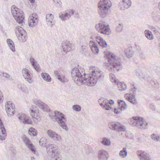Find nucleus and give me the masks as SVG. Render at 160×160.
<instances>
[{
	"instance_id": "nucleus-51",
	"label": "nucleus",
	"mask_w": 160,
	"mask_h": 160,
	"mask_svg": "<svg viewBox=\"0 0 160 160\" xmlns=\"http://www.w3.org/2000/svg\"><path fill=\"white\" fill-rule=\"evenodd\" d=\"M53 3L57 7H59L61 5V2L59 0H52Z\"/></svg>"
},
{
	"instance_id": "nucleus-48",
	"label": "nucleus",
	"mask_w": 160,
	"mask_h": 160,
	"mask_svg": "<svg viewBox=\"0 0 160 160\" xmlns=\"http://www.w3.org/2000/svg\"><path fill=\"white\" fill-rule=\"evenodd\" d=\"M109 77L112 82H114L115 83L117 82V81L115 79V76L112 73H110L109 74Z\"/></svg>"
},
{
	"instance_id": "nucleus-42",
	"label": "nucleus",
	"mask_w": 160,
	"mask_h": 160,
	"mask_svg": "<svg viewBox=\"0 0 160 160\" xmlns=\"http://www.w3.org/2000/svg\"><path fill=\"white\" fill-rule=\"evenodd\" d=\"M151 138L154 141L158 142L159 140L160 137L157 134L153 133L151 135Z\"/></svg>"
},
{
	"instance_id": "nucleus-39",
	"label": "nucleus",
	"mask_w": 160,
	"mask_h": 160,
	"mask_svg": "<svg viewBox=\"0 0 160 160\" xmlns=\"http://www.w3.org/2000/svg\"><path fill=\"white\" fill-rule=\"evenodd\" d=\"M149 79L150 80V81L149 82V80H148V82H149L152 86H154L157 88L159 87V84L156 80H153L151 78H150Z\"/></svg>"
},
{
	"instance_id": "nucleus-9",
	"label": "nucleus",
	"mask_w": 160,
	"mask_h": 160,
	"mask_svg": "<svg viewBox=\"0 0 160 160\" xmlns=\"http://www.w3.org/2000/svg\"><path fill=\"white\" fill-rule=\"evenodd\" d=\"M65 73V72L63 70L59 71H55L54 72V74L57 78L63 83H66L68 81L67 75Z\"/></svg>"
},
{
	"instance_id": "nucleus-10",
	"label": "nucleus",
	"mask_w": 160,
	"mask_h": 160,
	"mask_svg": "<svg viewBox=\"0 0 160 160\" xmlns=\"http://www.w3.org/2000/svg\"><path fill=\"white\" fill-rule=\"evenodd\" d=\"M5 110L8 116H13L15 112L14 104L11 101H8L5 105Z\"/></svg>"
},
{
	"instance_id": "nucleus-20",
	"label": "nucleus",
	"mask_w": 160,
	"mask_h": 160,
	"mask_svg": "<svg viewBox=\"0 0 160 160\" xmlns=\"http://www.w3.org/2000/svg\"><path fill=\"white\" fill-rule=\"evenodd\" d=\"M47 133L50 138H52L54 140L59 141H61L62 140L60 136L51 130H48Z\"/></svg>"
},
{
	"instance_id": "nucleus-13",
	"label": "nucleus",
	"mask_w": 160,
	"mask_h": 160,
	"mask_svg": "<svg viewBox=\"0 0 160 160\" xmlns=\"http://www.w3.org/2000/svg\"><path fill=\"white\" fill-rule=\"evenodd\" d=\"M38 16L37 14L33 13L31 14L28 19L29 26L32 27H35L38 24Z\"/></svg>"
},
{
	"instance_id": "nucleus-57",
	"label": "nucleus",
	"mask_w": 160,
	"mask_h": 160,
	"mask_svg": "<svg viewBox=\"0 0 160 160\" xmlns=\"http://www.w3.org/2000/svg\"><path fill=\"white\" fill-rule=\"evenodd\" d=\"M4 98L2 95V93L0 90V103H1L3 102Z\"/></svg>"
},
{
	"instance_id": "nucleus-40",
	"label": "nucleus",
	"mask_w": 160,
	"mask_h": 160,
	"mask_svg": "<svg viewBox=\"0 0 160 160\" xmlns=\"http://www.w3.org/2000/svg\"><path fill=\"white\" fill-rule=\"evenodd\" d=\"M152 17L157 21H158L160 19V15L157 12H153L152 13Z\"/></svg>"
},
{
	"instance_id": "nucleus-37",
	"label": "nucleus",
	"mask_w": 160,
	"mask_h": 160,
	"mask_svg": "<svg viewBox=\"0 0 160 160\" xmlns=\"http://www.w3.org/2000/svg\"><path fill=\"white\" fill-rule=\"evenodd\" d=\"M119 155L122 158H124L127 155L126 148H122V149L120 151Z\"/></svg>"
},
{
	"instance_id": "nucleus-32",
	"label": "nucleus",
	"mask_w": 160,
	"mask_h": 160,
	"mask_svg": "<svg viewBox=\"0 0 160 160\" xmlns=\"http://www.w3.org/2000/svg\"><path fill=\"white\" fill-rule=\"evenodd\" d=\"M18 88L23 92L26 93H28V88L25 85L23 84H19L18 86Z\"/></svg>"
},
{
	"instance_id": "nucleus-12",
	"label": "nucleus",
	"mask_w": 160,
	"mask_h": 160,
	"mask_svg": "<svg viewBox=\"0 0 160 160\" xmlns=\"http://www.w3.org/2000/svg\"><path fill=\"white\" fill-rule=\"evenodd\" d=\"M58 147L54 144H49L47 145L46 151L51 157H53L57 153Z\"/></svg>"
},
{
	"instance_id": "nucleus-19",
	"label": "nucleus",
	"mask_w": 160,
	"mask_h": 160,
	"mask_svg": "<svg viewBox=\"0 0 160 160\" xmlns=\"http://www.w3.org/2000/svg\"><path fill=\"white\" fill-rule=\"evenodd\" d=\"M137 154L140 160H151L150 155L144 151H138Z\"/></svg>"
},
{
	"instance_id": "nucleus-52",
	"label": "nucleus",
	"mask_w": 160,
	"mask_h": 160,
	"mask_svg": "<svg viewBox=\"0 0 160 160\" xmlns=\"http://www.w3.org/2000/svg\"><path fill=\"white\" fill-rule=\"evenodd\" d=\"M33 67L37 72H40L41 71V69L39 67V64H38Z\"/></svg>"
},
{
	"instance_id": "nucleus-22",
	"label": "nucleus",
	"mask_w": 160,
	"mask_h": 160,
	"mask_svg": "<svg viewBox=\"0 0 160 160\" xmlns=\"http://www.w3.org/2000/svg\"><path fill=\"white\" fill-rule=\"evenodd\" d=\"M47 24L49 26H52L54 25L55 22L53 20L54 16L52 14H48L46 17Z\"/></svg>"
},
{
	"instance_id": "nucleus-7",
	"label": "nucleus",
	"mask_w": 160,
	"mask_h": 160,
	"mask_svg": "<svg viewBox=\"0 0 160 160\" xmlns=\"http://www.w3.org/2000/svg\"><path fill=\"white\" fill-rule=\"evenodd\" d=\"M15 29V30H17L18 32V35L17 32L16 33V35L18 36V40L21 42H25L27 39L26 31L20 26H16Z\"/></svg>"
},
{
	"instance_id": "nucleus-47",
	"label": "nucleus",
	"mask_w": 160,
	"mask_h": 160,
	"mask_svg": "<svg viewBox=\"0 0 160 160\" xmlns=\"http://www.w3.org/2000/svg\"><path fill=\"white\" fill-rule=\"evenodd\" d=\"M107 45L106 42L101 37V47L102 48H105Z\"/></svg>"
},
{
	"instance_id": "nucleus-49",
	"label": "nucleus",
	"mask_w": 160,
	"mask_h": 160,
	"mask_svg": "<svg viewBox=\"0 0 160 160\" xmlns=\"http://www.w3.org/2000/svg\"><path fill=\"white\" fill-rule=\"evenodd\" d=\"M30 61L31 62L32 65V66H34L35 65L38 64L37 62L33 58H30Z\"/></svg>"
},
{
	"instance_id": "nucleus-55",
	"label": "nucleus",
	"mask_w": 160,
	"mask_h": 160,
	"mask_svg": "<svg viewBox=\"0 0 160 160\" xmlns=\"http://www.w3.org/2000/svg\"><path fill=\"white\" fill-rule=\"evenodd\" d=\"M121 111L120 109L118 108H114V112L115 114H119Z\"/></svg>"
},
{
	"instance_id": "nucleus-23",
	"label": "nucleus",
	"mask_w": 160,
	"mask_h": 160,
	"mask_svg": "<svg viewBox=\"0 0 160 160\" xmlns=\"http://www.w3.org/2000/svg\"><path fill=\"white\" fill-rule=\"evenodd\" d=\"M89 44L92 52L94 54H97L98 53L99 50L97 44L94 42L91 41L89 42Z\"/></svg>"
},
{
	"instance_id": "nucleus-21",
	"label": "nucleus",
	"mask_w": 160,
	"mask_h": 160,
	"mask_svg": "<svg viewBox=\"0 0 160 160\" xmlns=\"http://www.w3.org/2000/svg\"><path fill=\"white\" fill-rule=\"evenodd\" d=\"M0 139L1 140H3L5 139L6 136V131L4 127L3 122L0 118Z\"/></svg>"
},
{
	"instance_id": "nucleus-25",
	"label": "nucleus",
	"mask_w": 160,
	"mask_h": 160,
	"mask_svg": "<svg viewBox=\"0 0 160 160\" xmlns=\"http://www.w3.org/2000/svg\"><path fill=\"white\" fill-rule=\"evenodd\" d=\"M7 42L8 45L12 51L13 52H15V49L14 43L10 39H8L7 40Z\"/></svg>"
},
{
	"instance_id": "nucleus-26",
	"label": "nucleus",
	"mask_w": 160,
	"mask_h": 160,
	"mask_svg": "<svg viewBox=\"0 0 160 160\" xmlns=\"http://www.w3.org/2000/svg\"><path fill=\"white\" fill-rule=\"evenodd\" d=\"M125 53L126 57L128 58L132 57L134 53L132 48H128L125 51Z\"/></svg>"
},
{
	"instance_id": "nucleus-15",
	"label": "nucleus",
	"mask_w": 160,
	"mask_h": 160,
	"mask_svg": "<svg viewBox=\"0 0 160 160\" xmlns=\"http://www.w3.org/2000/svg\"><path fill=\"white\" fill-rule=\"evenodd\" d=\"M17 117L19 121L24 124H31L32 121L25 114L20 113L18 114Z\"/></svg>"
},
{
	"instance_id": "nucleus-33",
	"label": "nucleus",
	"mask_w": 160,
	"mask_h": 160,
	"mask_svg": "<svg viewBox=\"0 0 160 160\" xmlns=\"http://www.w3.org/2000/svg\"><path fill=\"white\" fill-rule=\"evenodd\" d=\"M117 84L119 90L120 91L124 90L126 89V85L124 82H117Z\"/></svg>"
},
{
	"instance_id": "nucleus-45",
	"label": "nucleus",
	"mask_w": 160,
	"mask_h": 160,
	"mask_svg": "<svg viewBox=\"0 0 160 160\" xmlns=\"http://www.w3.org/2000/svg\"><path fill=\"white\" fill-rule=\"evenodd\" d=\"M73 109L76 112H79L81 109V107L78 105H75L72 106Z\"/></svg>"
},
{
	"instance_id": "nucleus-16",
	"label": "nucleus",
	"mask_w": 160,
	"mask_h": 160,
	"mask_svg": "<svg viewBox=\"0 0 160 160\" xmlns=\"http://www.w3.org/2000/svg\"><path fill=\"white\" fill-rule=\"evenodd\" d=\"M108 26V24L106 22L101 20V33L106 35L110 34V29Z\"/></svg>"
},
{
	"instance_id": "nucleus-46",
	"label": "nucleus",
	"mask_w": 160,
	"mask_h": 160,
	"mask_svg": "<svg viewBox=\"0 0 160 160\" xmlns=\"http://www.w3.org/2000/svg\"><path fill=\"white\" fill-rule=\"evenodd\" d=\"M123 25L122 23H119L116 27V31L118 32L122 31L123 29Z\"/></svg>"
},
{
	"instance_id": "nucleus-31",
	"label": "nucleus",
	"mask_w": 160,
	"mask_h": 160,
	"mask_svg": "<svg viewBox=\"0 0 160 160\" xmlns=\"http://www.w3.org/2000/svg\"><path fill=\"white\" fill-rule=\"evenodd\" d=\"M126 99L127 100L133 104H136L137 103V100L134 95H129L127 97Z\"/></svg>"
},
{
	"instance_id": "nucleus-14",
	"label": "nucleus",
	"mask_w": 160,
	"mask_h": 160,
	"mask_svg": "<svg viewBox=\"0 0 160 160\" xmlns=\"http://www.w3.org/2000/svg\"><path fill=\"white\" fill-rule=\"evenodd\" d=\"M34 102L35 104L42 111L47 112L50 111V109L48 105L41 100H35L34 101Z\"/></svg>"
},
{
	"instance_id": "nucleus-17",
	"label": "nucleus",
	"mask_w": 160,
	"mask_h": 160,
	"mask_svg": "<svg viewBox=\"0 0 160 160\" xmlns=\"http://www.w3.org/2000/svg\"><path fill=\"white\" fill-rule=\"evenodd\" d=\"M73 45V44L69 42H64L62 44V49L65 53L66 54L72 48Z\"/></svg>"
},
{
	"instance_id": "nucleus-60",
	"label": "nucleus",
	"mask_w": 160,
	"mask_h": 160,
	"mask_svg": "<svg viewBox=\"0 0 160 160\" xmlns=\"http://www.w3.org/2000/svg\"><path fill=\"white\" fill-rule=\"evenodd\" d=\"M31 115L32 116V117H33V115H34V113H36V112H37V111L35 110H33V109H31Z\"/></svg>"
},
{
	"instance_id": "nucleus-54",
	"label": "nucleus",
	"mask_w": 160,
	"mask_h": 160,
	"mask_svg": "<svg viewBox=\"0 0 160 160\" xmlns=\"http://www.w3.org/2000/svg\"><path fill=\"white\" fill-rule=\"evenodd\" d=\"M96 29L99 32H100V23L97 24L95 26Z\"/></svg>"
},
{
	"instance_id": "nucleus-8",
	"label": "nucleus",
	"mask_w": 160,
	"mask_h": 160,
	"mask_svg": "<svg viewBox=\"0 0 160 160\" xmlns=\"http://www.w3.org/2000/svg\"><path fill=\"white\" fill-rule=\"evenodd\" d=\"M109 128L118 132H124L126 130L125 127L118 122H112L108 124Z\"/></svg>"
},
{
	"instance_id": "nucleus-62",
	"label": "nucleus",
	"mask_w": 160,
	"mask_h": 160,
	"mask_svg": "<svg viewBox=\"0 0 160 160\" xmlns=\"http://www.w3.org/2000/svg\"><path fill=\"white\" fill-rule=\"evenodd\" d=\"M152 30H153V32H154L155 33H157L158 32V30L155 28H154V27L152 28Z\"/></svg>"
},
{
	"instance_id": "nucleus-44",
	"label": "nucleus",
	"mask_w": 160,
	"mask_h": 160,
	"mask_svg": "<svg viewBox=\"0 0 160 160\" xmlns=\"http://www.w3.org/2000/svg\"><path fill=\"white\" fill-rule=\"evenodd\" d=\"M100 105L101 107L106 110H109L110 109H112L111 107L107 103L103 104L102 103H101Z\"/></svg>"
},
{
	"instance_id": "nucleus-53",
	"label": "nucleus",
	"mask_w": 160,
	"mask_h": 160,
	"mask_svg": "<svg viewBox=\"0 0 160 160\" xmlns=\"http://www.w3.org/2000/svg\"><path fill=\"white\" fill-rule=\"evenodd\" d=\"M2 76H4V77L6 78H10V75L7 73L3 72L2 73Z\"/></svg>"
},
{
	"instance_id": "nucleus-56",
	"label": "nucleus",
	"mask_w": 160,
	"mask_h": 160,
	"mask_svg": "<svg viewBox=\"0 0 160 160\" xmlns=\"http://www.w3.org/2000/svg\"><path fill=\"white\" fill-rule=\"evenodd\" d=\"M150 108L152 111H155L156 110V107L153 104H151L150 105Z\"/></svg>"
},
{
	"instance_id": "nucleus-38",
	"label": "nucleus",
	"mask_w": 160,
	"mask_h": 160,
	"mask_svg": "<svg viewBox=\"0 0 160 160\" xmlns=\"http://www.w3.org/2000/svg\"><path fill=\"white\" fill-rule=\"evenodd\" d=\"M22 139L23 142L26 146L32 142L30 140L25 136H22Z\"/></svg>"
},
{
	"instance_id": "nucleus-59",
	"label": "nucleus",
	"mask_w": 160,
	"mask_h": 160,
	"mask_svg": "<svg viewBox=\"0 0 160 160\" xmlns=\"http://www.w3.org/2000/svg\"><path fill=\"white\" fill-rule=\"evenodd\" d=\"M135 73L137 76H140L141 73V71L139 70H136Z\"/></svg>"
},
{
	"instance_id": "nucleus-35",
	"label": "nucleus",
	"mask_w": 160,
	"mask_h": 160,
	"mask_svg": "<svg viewBox=\"0 0 160 160\" xmlns=\"http://www.w3.org/2000/svg\"><path fill=\"white\" fill-rule=\"evenodd\" d=\"M101 143L103 145L107 146H110L111 144V142L110 139L107 138H103L102 141L101 142Z\"/></svg>"
},
{
	"instance_id": "nucleus-6",
	"label": "nucleus",
	"mask_w": 160,
	"mask_h": 160,
	"mask_svg": "<svg viewBox=\"0 0 160 160\" xmlns=\"http://www.w3.org/2000/svg\"><path fill=\"white\" fill-rule=\"evenodd\" d=\"M112 6L109 0H101V18H104L107 14L108 10Z\"/></svg>"
},
{
	"instance_id": "nucleus-4",
	"label": "nucleus",
	"mask_w": 160,
	"mask_h": 160,
	"mask_svg": "<svg viewBox=\"0 0 160 160\" xmlns=\"http://www.w3.org/2000/svg\"><path fill=\"white\" fill-rule=\"evenodd\" d=\"M12 14L17 22L21 26L24 24V17L23 13L22 10L14 6H13L11 8Z\"/></svg>"
},
{
	"instance_id": "nucleus-24",
	"label": "nucleus",
	"mask_w": 160,
	"mask_h": 160,
	"mask_svg": "<svg viewBox=\"0 0 160 160\" xmlns=\"http://www.w3.org/2000/svg\"><path fill=\"white\" fill-rule=\"evenodd\" d=\"M122 2L123 3L122 5H123V7H121V9L122 10L129 8L132 4L131 0H122Z\"/></svg>"
},
{
	"instance_id": "nucleus-5",
	"label": "nucleus",
	"mask_w": 160,
	"mask_h": 160,
	"mask_svg": "<svg viewBox=\"0 0 160 160\" xmlns=\"http://www.w3.org/2000/svg\"><path fill=\"white\" fill-rule=\"evenodd\" d=\"M143 118L138 116L133 117L130 120V124L133 126H135L140 129H144L148 125V123L143 121Z\"/></svg>"
},
{
	"instance_id": "nucleus-41",
	"label": "nucleus",
	"mask_w": 160,
	"mask_h": 160,
	"mask_svg": "<svg viewBox=\"0 0 160 160\" xmlns=\"http://www.w3.org/2000/svg\"><path fill=\"white\" fill-rule=\"evenodd\" d=\"M27 147L30 150L34 153H35L36 152V149L34 146L32 142L28 145Z\"/></svg>"
},
{
	"instance_id": "nucleus-3",
	"label": "nucleus",
	"mask_w": 160,
	"mask_h": 160,
	"mask_svg": "<svg viewBox=\"0 0 160 160\" xmlns=\"http://www.w3.org/2000/svg\"><path fill=\"white\" fill-rule=\"evenodd\" d=\"M54 117L56 121L63 129L68 131V128L66 122L67 121L65 115L60 112L55 111L54 112Z\"/></svg>"
},
{
	"instance_id": "nucleus-18",
	"label": "nucleus",
	"mask_w": 160,
	"mask_h": 160,
	"mask_svg": "<svg viewBox=\"0 0 160 160\" xmlns=\"http://www.w3.org/2000/svg\"><path fill=\"white\" fill-rule=\"evenodd\" d=\"M22 73L23 76L26 80L29 83H31L32 82V74L30 71L26 68H24L22 70Z\"/></svg>"
},
{
	"instance_id": "nucleus-30",
	"label": "nucleus",
	"mask_w": 160,
	"mask_h": 160,
	"mask_svg": "<svg viewBox=\"0 0 160 160\" xmlns=\"http://www.w3.org/2000/svg\"><path fill=\"white\" fill-rule=\"evenodd\" d=\"M41 76L43 80L47 82H49L51 81V77L47 73H42L41 74Z\"/></svg>"
},
{
	"instance_id": "nucleus-28",
	"label": "nucleus",
	"mask_w": 160,
	"mask_h": 160,
	"mask_svg": "<svg viewBox=\"0 0 160 160\" xmlns=\"http://www.w3.org/2000/svg\"><path fill=\"white\" fill-rule=\"evenodd\" d=\"M118 103L119 105V109H120V111L123 110L127 108L126 103L122 100H118Z\"/></svg>"
},
{
	"instance_id": "nucleus-36",
	"label": "nucleus",
	"mask_w": 160,
	"mask_h": 160,
	"mask_svg": "<svg viewBox=\"0 0 160 160\" xmlns=\"http://www.w3.org/2000/svg\"><path fill=\"white\" fill-rule=\"evenodd\" d=\"M28 133L30 136H36L37 134V130L33 128H30L28 130Z\"/></svg>"
},
{
	"instance_id": "nucleus-34",
	"label": "nucleus",
	"mask_w": 160,
	"mask_h": 160,
	"mask_svg": "<svg viewBox=\"0 0 160 160\" xmlns=\"http://www.w3.org/2000/svg\"><path fill=\"white\" fill-rule=\"evenodd\" d=\"M146 37L149 39L152 40L153 38V36L152 32L150 31L146 30L144 31Z\"/></svg>"
},
{
	"instance_id": "nucleus-27",
	"label": "nucleus",
	"mask_w": 160,
	"mask_h": 160,
	"mask_svg": "<svg viewBox=\"0 0 160 160\" xmlns=\"http://www.w3.org/2000/svg\"><path fill=\"white\" fill-rule=\"evenodd\" d=\"M101 160H108L109 157L107 152L104 150H101Z\"/></svg>"
},
{
	"instance_id": "nucleus-58",
	"label": "nucleus",
	"mask_w": 160,
	"mask_h": 160,
	"mask_svg": "<svg viewBox=\"0 0 160 160\" xmlns=\"http://www.w3.org/2000/svg\"><path fill=\"white\" fill-rule=\"evenodd\" d=\"M101 81L102 80V81H105V79L104 78V75L103 73L101 71Z\"/></svg>"
},
{
	"instance_id": "nucleus-11",
	"label": "nucleus",
	"mask_w": 160,
	"mask_h": 160,
	"mask_svg": "<svg viewBox=\"0 0 160 160\" xmlns=\"http://www.w3.org/2000/svg\"><path fill=\"white\" fill-rule=\"evenodd\" d=\"M74 13V11L72 9L66 10L64 12L61 13L59 15V18L62 21L68 19Z\"/></svg>"
},
{
	"instance_id": "nucleus-43",
	"label": "nucleus",
	"mask_w": 160,
	"mask_h": 160,
	"mask_svg": "<svg viewBox=\"0 0 160 160\" xmlns=\"http://www.w3.org/2000/svg\"><path fill=\"white\" fill-rule=\"evenodd\" d=\"M39 144L42 147H47L46 146L47 143V139L45 138H41L39 141Z\"/></svg>"
},
{
	"instance_id": "nucleus-64",
	"label": "nucleus",
	"mask_w": 160,
	"mask_h": 160,
	"mask_svg": "<svg viewBox=\"0 0 160 160\" xmlns=\"http://www.w3.org/2000/svg\"><path fill=\"white\" fill-rule=\"evenodd\" d=\"M31 3H33L35 2V0H29Z\"/></svg>"
},
{
	"instance_id": "nucleus-2",
	"label": "nucleus",
	"mask_w": 160,
	"mask_h": 160,
	"mask_svg": "<svg viewBox=\"0 0 160 160\" xmlns=\"http://www.w3.org/2000/svg\"><path fill=\"white\" fill-rule=\"evenodd\" d=\"M104 53L107 58L110 67L108 66V70L109 71L114 72L115 69L118 72L122 68V61L120 58L115 54L109 52L104 51Z\"/></svg>"
},
{
	"instance_id": "nucleus-63",
	"label": "nucleus",
	"mask_w": 160,
	"mask_h": 160,
	"mask_svg": "<svg viewBox=\"0 0 160 160\" xmlns=\"http://www.w3.org/2000/svg\"><path fill=\"white\" fill-rule=\"evenodd\" d=\"M109 103L110 104L112 105L114 103V101L112 99H110L109 101Z\"/></svg>"
},
{
	"instance_id": "nucleus-50",
	"label": "nucleus",
	"mask_w": 160,
	"mask_h": 160,
	"mask_svg": "<svg viewBox=\"0 0 160 160\" xmlns=\"http://www.w3.org/2000/svg\"><path fill=\"white\" fill-rule=\"evenodd\" d=\"M137 89V88H136L135 87H134L133 88H131L130 92H131V94L132 93V95H134L135 96Z\"/></svg>"
},
{
	"instance_id": "nucleus-1",
	"label": "nucleus",
	"mask_w": 160,
	"mask_h": 160,
	"mask_svg": "<svg viewBox=\"0 0 160 160\" xmlns=\"http://www.w3.org/2000/svg\"><path fill=\"white\" fill-rule=\"evenodd\" d=\"M92 74H86L84 69L81 68H74L72 69L71 75L75 82H78L88 86H94L100 78V71L94 70Z\"/></svg>"
},
{
	"instance_id": "nucleus-29",
	"label": "nucleus",
	"mask_w": 160,
	"mask_h": 160,
	"mask_svg": "<svg viewBox=\"0 0 160 160\" xmlns=\"http://www.w3.org/2000/svg\"><path fill=\"white\" fill-rule=\"evenodd\" d=\"M80 49V53L82 54L87 57L90 55L89 53L86 46H82Z\"/></svg>"
},
{
	"instance_id": "nucleus-61",
	"label": "nucleus",
	"mask_w": 160,
	"mask_h": 160,
	"mask_svg": "<svg viewBox=\"0 0 160 160\" xmlns=\"http://www.w3.org/2000/svg\"><path fill=\"white\" fill-rule=\"evenodd\" d=\"M96 40L98 44L100 45V37L97 36L96 37Z\"/></svg>"
}]
</instances>
